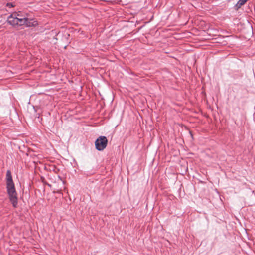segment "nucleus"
I'll return each mask as SVG.
<instances>
[{
    "label": "nucleus",
    "mask_w": 255,
    "mask_h": 255,
    "mask_svg": "<svg viewBox=\"0 0 255 255\" xmlns=\"http://www.w3.org/2000/svg\"><path fill=\"white\" fill-rule=\"evenodd\" d=\"M6 189L9 199L13 207H17V194L16 191L10 170H7L6 175Z\"/></svg>",
    "instance_id": "obj_1"
},
{
    "label": "nucleus",
    "mask_w": 255,
    "mask_h": 255,
    "mask_svg": "<svg viewBox=\"0 0 255 255\" xmlns=\"http://www.w3.org/2000/svg\"><path fill=\"white\" fill-rule=\"evenodd\" d=\"M108 140L106 136H100L95 141L96 149L98 151H103L107 147Z\"/></svg>",
    "instance_id": "obj_2"
},
{
    "label": "nucleus",
    "mask_w": 255,
    "mask_h": 255,
    "mask_svg": "<svg viewBox=\"0 0 255 255\" xmlns=\"http://www.w3.org/2000/svg\"><path fill=\"white\" fill-rule=\"evenodd\" d=\"M19 16H17L16 20V26H22L25 25L27 27L31 26H35L37 24V22L35 21L31 22V20H29L27 18L25 17H19Z\"/></svg>",
    "instance_id": "obj_3"
},
{
    "label": "nucleus",
    "mask_w": 255,
    "mask_h": 255,
    "mask_svg": "<svg viewBox=\"0 0 255 255\" xmlns=\"http://www.w3.org/2000/svg\"><path fill=\"white\" fill-rule=\"evenodd\" d=\"M17 16H19V14L16 12L9 15L7 19L8 23L13 26H16Z\"/></svg>",
    "instance_id": "obj_4"
},
{
    "label": "nucleus",
    "mask_w": 255,
    "mask_h": 255,
    "mask_svg": "<svg viewBox=\"0 0 255 255\" xmlns=\"http://www.w3.org/2000/svg\"><path fill=\"white\" fill-rule=\"evenodd\" d=\"M248 0H239L235 6V8L236 10L239 9L241 6L243 5Z\"/></svg>",
    "instance_id": "obj_5"
},
{
    "label": "nucleus",
    "mask_w": 255,
    "mask_h": 255,
    "mask_svg": "<svg viewBox=\"0 0 255 255\" xmlns=\"http://www.w3.org/2000/svg\"><path fill=\"white\" fill-rule=\"evenodd\" d=\"M7 6H9V7H13V5L12 3H7Z\"/></svg>",
    "instance_id": "obj_6"
},
{
    "label": "nucleus",
    "mask_w": 255,
    "mask_h": 255,
    "mask_svg": "<svg viewBox=\"0 0 255 255\" xmlns=\"http://www.w3.org/2000/svg\"><path fill=\"white\" fill-rule=\"evenodd\" d=\"M18 17H23V16H21V15H20L19 14V16H18Z\"/></svg>",
    "instance_id": "obj_7"
},
{
    "label": "nucleus",
    "mask_w": 255,
    "mask_h": 255,
    "mask_svg": "<svg viewBox=\"0 0 255 255\" xmlns=\"http://www.w3.org/2000/svg\"><path fill=\"white\" fill-rule=\"evenodd\" d=\"M103 1H108V0H103Z\"/></svg>",
    "instance_id": "obj_8"
}]
</instances>
